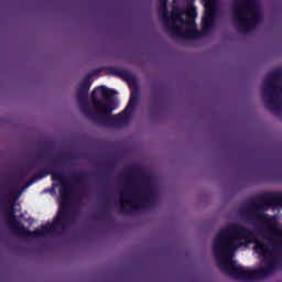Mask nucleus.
<instances>
[{
    "mask_svg": "<svg viewBox=\"0 0 282 282\" xmlns=\"http://www.w3.org/2000/svg\"><path fill=\"white\" fill-rule=\"evenodd\" d=\"M251 239H254V231L237 223L219 230L214 239L213 250L221 272L238 281L252 282L263 279L260 269L246 270L232 260L235 252L243 246L242 241L250 243Z\"/></svg>",
    "mask_w": 282,
    "mask_h": 282,
    "instance_id": "1",
    "label": "nucleus"
},
{
    "mask_svg": "<svg viewBox=\"0 0 282 282\" xmlns=\"http://www.w3.org/2000/svg\"><path fill=\"white\" fill-rule=\"evenodd\" d=\"M46 175H52L53 182H61L62 185L59 187V195L62 198V203L59 204V210L57 215L54 217L51 224H46L42 226V229H37L34 231H30V229L25 228L24 225L21 224V220L17 219L14 216V209L9 214L10 227L14 230V232H19L24 237H33V239H39L41 237H46V235H61L64 230L69 228L72 224V212H69V196L72 195L74 188L69 183L65 181V174L63 172H54L51 167H44L42 172L37 173V177L41 180L46 177Z\"/></svg>",
    "mask_w": 282,
    "mask_h": 282,
    "instance_id": "2",
    "label": "nucleus"
},
{
    "mask_svg": "<svg viewBox=\"0 0 282 282\" xmlns=\"http://www.w3.org/2000/svg\"><path fill=\"white\" fill-rule=\"evenodd\" d=\"M94 73H89L79 83V88L76 94L77 102H79V109L86 118L93 122H97L100 127L102 122V116L113 112V96L116 90L108 88L107 86H98L94 88L90 100L98 111L91 109L89 106V89H91V77Z\"/></svg>",
    "mask_w": 282,
    "mask_h": 282,
    "instance_id": "3",
    "label": "nucleus"
},
{
    "mask_svg": "<svg viewBox=\"0 0 282 282\" xmlns=\"http://www.w3.org/2000/svg\"><path fill=\"white\" fill-rule=\"evenodd\" d=\"M254 202H251L247 207L239 210L241 217L248 224H267L265 229H261L259 235L263 239H276L279 235V229L276 228V221H274V216L265 214L270 208H276V206H282V193L264 192L254 197Z\"/></svg>",
    "mask_w": 282,
    "mask_h": 282,
    "instance_id": "4",
    "label": "nucleus"
},
{
    "mask_svg": "<svg viewBox=\"0 0 282 282\" xmlns=\"http://www.w3.org/2000/svg\"><path fill=\"white\" fill-rule=\"evenodd\" d=\"M126 173L138 180H142V184L137 188L141 191V194L129 193L124 191L120 194V198L123 202L119 206V213L122 215H132L140 208H150L155 204V188L153 187V176L151 174L142 172V169L138 165H131L126 169Z\"/></svg>",
    "mask_w": 282,
    "mask_h": 282,
    "instance_id": "5",
    "label": "nucleus"
},
{
    "mask_svg": "<svg viewBox=\"0 0 282 282\" xmlns=\"http://www.w3.org/2000/svg\"><path fill=\"white\" fill-rule=\"evenodd\" d=\"M234 19L242 32H250L263 20V13L257 0H236L234 4Z\"/></svg>",
    "mask_w": 282,
    "mask_h": 282,
    "instance_id": "6",
    "label": "nucleus"
},
{
    "mask_svg": "<svg viewBox=\"0 0 282 282\" xmlns=\"http://www.w3.org/2000/svg\"><path fill=\"white\" fill-rule=\"evenodd\" d=\"M196 17L195 7H188L185 11L173 9L171 14L172 22L169 25L172 30L178 32L181 36H202V33L197 31V24H195Z\"/></svg>",
    "mask_w": 282,
    "mask_h": 282,
    "instance_id": "7",
    "label": "nucleus"
},
{
    "mask_svg": "<svg viewBox=\"0 0 282 282\" xmlns=\"http://www.w3.org/2000/svg\"><path fill=\"white\" fill-rule=\"evenodd\" d=\"M250 241L256 243L254 251L260 254V257H264V267L259 268V270L262 279H268L270 274L276 272V263H279V259L276 256H272V250L270 248L274 249V243H279V240H276V238H271L268 239L269 242H265L257 239L253 234V238H251Z\"/></svg>",
    "mask_w": 282,
    "mask_h": 282,
    "instance_id": "8",
    "label": "nucleus"
},
{
    "mask_svg": "<svg viewBox=\"0 0 282 282\" xmlns=\"http://www.w3.org/2000/svg\"><path fill=\"white\" fill-rule=\"evenodd\" d=\"M139 93H132L126 108L118 115H104L99 127H115L116 129L129 124L133 117V111L138 107Z\"/></svg>",
    "mask_w": 282,
    "mask_h": 282,
    "instance_id": "9",
    "label": "nucleus"
},
{
    "mask_svg": "<svg viewBox=\"0 0 282 282\" xmlns=\"http://www.w3.org/2000/svg\"><path fill=\"white\" fill-rule=\"evenodd\" d=\"M205 17L203 18V34H207L215 25V17H217V0H204Z\"/></svg>",
    "mask_w": 282,
    "mask_h": 282,
    "instance_id": "10",
    "label": "nucleus"
},
{
    "mask_svg": "<svg viewBox=\"0 0 282 282\" xmlns=\"http://www.w3.org/2000/svg\"><path fill=\"white\" fill-rule=\"evenodd\" d=\"M107 72L112 76H117V78H122V80H126V83H129L131 85L135 84L138 80L133 75V73L124 68L110 66V67H107Z\"/></svg>",
    "mask_w": 282,
    "mask_h": 282,
    "instance_id": "11",
    "label": "nucleus"
},
{
    "mask_svg": "<svg viewBox=\"0 0 282 282\" xmlns=\"http://www.w3.org/2000/svg\"><path fill=\"white\" fill-rule=\"evenodd\" d=\"M0 210H4L6 213V223L9 226L10 230L13 232V235H20V237H25L23 234L17 232L12 229L10 226V221H12V218H10V213L13 212L14 217H17L14 206L8 207V195L0 198Z\"/></svg>",
    "mask_w": 282,
    "mask_h": 282,
    "instance_id": "12",
    "label": "nucleus"
},
{
    "mask_svg": "<svg viewBox=\"0 0 282 282\" xmlns=\"http://www.w3.org/2000/svg\"><path fill=\"white\" fill-rule=\"evenodd\" d=\"M176 41H183L184 43H188L189 47H199L200 43H204L208 37L206 36H174Z\"/></svg>",
    "mask_w": 282,
    "mask_h": 282,
    "instance_id": "13",
    "label": "nucleus"
},
{
    "mask_svg": "<svg viewBox=\"0 0 282 282\" xmlns=\"http://www.w3.org/2000/svg\"><path fill=\"white\" fill-rule=\"evenodd\" d=\"M89 178V173L87 172H78L77 174H73L70 176V182L74 184H80V182H85V180Z\"/></svg>",
    "mask_w": 282,
    "mask_h": 282,
    "instance_id": "14",
    "label": "nucleus"
},
{
    "mask_svg": "<svg viewBox=\"0 0 282 282\" xmlns=\"http://www.w3.org/2000/svg\"><path fill=\"white\" fill-rule=\"evenodd\" d=\"M166 1L169 0H161V14L165 21L169 17V11L166 10Z\"/></svg>",
    "mask_w": 282,
    "mask_h": 282,
    "instance_id": "15",
    "label": "nucleus"
},
{
    "mask_svg": "<svg viewBox=\"0 0 282 282\" xmlns=\"http://www.w3.org/2000/svg\"><path fill=\"white\" fill-rule=\"evenodd\" d=\"M17 186H19V183H12V184L9 185L10 195L17 193Z\"/></svg>",
    "mask_w": 282,
    "mask_h": 282,
    "instance_id": "16",
    "label": "nucleus"
},
{
    "mask_svg": "<svg viewBox=\"0 0 282 282\" xmlns=\"http://www.w3.org/2000/svg\"><path fill=\"white\" fill-rule=\"evenodd\" d=\"M109 213H110L109 206L106 205V207L104 208V217H106V219H109Z\"/></svg>",
    "mask_w": 282,
    "mask_h": 282,
    "instance_id": "17",
    "label": "nucleus"
},
{
    "mask_svg": "<svg viewBox=\"0 0 282 282\" xmlns=\"http://www.w3.org/2000/svg\"><path fill=\"white\" fill-rule=\"evenodd\" d=\"M40 155H50V150H47V149L41 150Z\"/></svg>",
    "mask_w": 282,
    "mask_h": 282,
    "instance_id": "18",
    "label": "nucleus"
},
{
    "mask_svg": "<svg viewBox=\"0 0 282 282\" xmlns=\"http://www.w3.org/2000/svg\"><path fill=\"white\" fill-rule=\"evenodd\" d=\"M32 169H34V165H33V164H28V165H26V171H32Z\"/></svg>",
    "mask_w": 282,
    "mask_h": 282,
    "instance_id": "19",
    "label": "nucleus"
},
{
    "mask_svg": "<svg viewBox=\"0 0 282 282\" xmlns=\"http://www.w3.org/2000/svg\"><path fill=\"white\" fill-rule=\"evenodd\" d=\"M57 159L53 160V166H56Z\"/></svg>",
    "mask_w": 282,
    "mask_h": 282,
    "instance_id": "20",
    "label": "nucleus"
},
{
    "mask_svg": "<svg viewBox=\"0 0 282 282\" xmlns=\"http://www.w3.org/2000/svg\"><path fill=\"white\" fill-rule=\"evenodd\" d=\"M37 162H41V156H37Z\"/></svg>",
    "mask_w": 282,
    "mask_h": 282,
    "instance_id": "21",
    "label": "nucleus"
},
{
    "mask_svg": "<svg viewBox=\"0 0 282 282\" xmlns=\"http://www.w3.org/2000/svg\"><path fill=\"white\" fill-rule=\"evenodd\" d=\"M21 195V193H18L17 197L15 198H19V196Z\"/></svg>",
    "mask_w": 282,
    "mask_h": 282,
    "instance_id": "22",
    "label": "nucleus"
},
{
    "mask_svg": "<svg viewBox=\"0 0 282 282\" xmlns=\"http://www.w3.org/2000/svg\"><path fill=\"white\" fill-rule=\"evenodd\" d=\"M102 180L105 181V180H107V177L104 176Z\"/></svg>",
    "mask_w": 282,
    "mask_h": 282,
    "instance_id": "23",
    "label": "nucleus"
},
{
    "mask_svg": "<svg viewBox=\"0 0 282 282\" xmlns=\"http://www.w3.org/2000/svg\"><path fill=\"white\" fill-rule=\"evenodd\" d=\"M30 184H32V182H30V183L28 184V186H30Z\"/></svg>",
    "mask_w": 282,
    "mask_h": 282,
    "instance_id": "24",
    "label": "nucleus"
},
{
    "mask_svg": "<svg viewBox=\"0 0 282 282\" xmlns=\"http://www.w3.org/2000/svg\"><path fill=\"white\" fill-rule=\"evenodd\" d=\"M22 175H25V173H24V172H22Z\"/></svg>",
    "mask_w": 282,
    "mask_h": 282,
    "instance_id": "25",
    "label": "nucleus"
}]
</instances>
